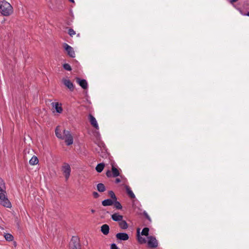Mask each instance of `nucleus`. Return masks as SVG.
Wrapping results in <instances>:
<instances>
[{
    "label": "nucleus",
    "instance_id": "30",
    "mask_svg": "<svg viewBox=\"0 0 249 249\" xmlns=\"http://www.w3.org/2000/svg\"><path fill=\"white\" fill-rule=\"evenodd\" d=\"M68 34L71 36H72L75 35L76 33L72 29L70 28L68 30Z\"/></svg>",
    "mask_w": 249,
    "mask_h": 249
},
{
    "label": "nucleus",
    "instance_id": "28",
    "mask_svg": "<svg viewBox=\"0 0 249 249\" xmlns=\"http://www.w3.org/2000/svg\"><path fill=\"white\" fill-rule=\"evenodd\" d=\"M113 204L114 205L115 207L118 210H121L122 209V206L121 204V203L116 200V201H114Z\"/></svg>",
    "mask_w": 249,
    "mask_h": 249
},
{
    "label": "nucleus",
    "instance_id": "36",
    "mask_svg": "<svg viewBox=\"0 0 249 249\" xmlns=\"http://www.w3.org/2000/svg\"><path fill=\"white\" fill-rule=\"evenodd\" d=\"M237 1H238V0H230V2L231 4H233V3L235 2H236Z\"/></svg>",
    "mask_w": 249,
    "mask_h": 249
},
{
    "label": "nucleus",
    "instance_id": "1",
    "mask_svg": "<svg viewBox=\"0 0 249 249\" xmlns=\"http://www.w3.org/2000/svg\"><path fill=\"white\" fill-rule=\"evenodd\" d=\"M6 194L4 181L0 178V204L7 208H10L11 204L6 196Z\"/></svg>",
    "mask_w": 249,
    "mask_h": 249
},
{
    "label": "nucleus",
    "instance_id": "26",
    "mask_svg": "<svg viewBox=\"0 0 249 249\" xmlns=\"http://www.w3.org/2000/svg\"><path fill=\"white\" fill-rule=\"evenodd\" d=\"M4 237L7 241H11L13 240L14 237L10 233H5Z\"/></svg>",
    "mask_w": 249,
    "mask_h": 249
},
{
    "label": "nucleus",
    "instance_id": "3",
    "mask_svg": "<svg viewBox=\"0 0 249 249\" xmlns=\"http://www.w3.org/2000/svg\"><path fill=\"white\" fill-rule=\"evenodd\" d=\"M70 249H81L79 238L77 236H72L69 243Z\"/></svg>",
    "mask_w": 249,
    "mask_h": 249
},
{
    "label": "nucleus",
    "instance_id": "5",
    "mask_svg": "<svg viewBox=\"0 0 249 249\" xmlns=\"http://www.w3.org/2000/svg\"><path fill=\"white\" fill-rule=\"evenodd\" d=\"M62 170L66 180H67L70 177L71 172V169L70 165L67 163H65L62 167Z\"/></svg>",
    "mask_w": 249,
    "mask_h": 249
},
{
    "label": "nucleus",
    "instance_id": "23",
    "mask_svg": "<svg viewBox=\"0 0 249 249\" xmlns=\"http://www.w3.org/2000/svg\"><path fill=\"white\" fill-rule=\"evenodd\" d=\"M97 189L99 192H104L106 190L105 186L102 183L97 184Z\"/></svg>",
    "mask_w": 249,
    "mask_h": 249
},
{
    "label": "nucleus",
    "instance_id": "2",
    "mask_svg": "<svg viewBox=\"0 0 249 249\" xmlns=\"http://www.w3.org/2000/svg\"><path fill=\"white\" fill-rule=\"evenodd\" d=\"M0 13L4 16H8L13 13V7L5 0H0Z\"/></svg>",
    "mask_w": 249,
    "mask_h": 249
},
{
    "label": "nucleus",
    "instance_id": "25",
    "mask_svg": "<svg viewBox=\"0 0 249 249\" xmlns=\"http://www.w3.org/2000/svg\"><path fill=\"white\" fill-rule=\"evenodd\" d=\"M149 229L148 228H144L141 232L142 235H144L146 236H148L149 234Z\"/></svg>",
    "mask_w": 249,
    "mask_h": 249
},
{
    "label": "nucleus",
    "instance_id": "37",
    "mask_svg": "<svg viewBox=\"0 0 249 249\" xmlns=\"http://www.w3.org/2000/svg\"><path fill=\"white\" fill-rule=\"evenodd\" d=\"M70 2H72V3H74V0H69Z\"/></svg>",
    "mask_w": 249,
    "mask_h": 249
},
{
    "label": "nucleus",
    "instance_id": "35",
    "mask_svg": "<svg viewBox=\"0 0 249 249\" xmlns=\"http://www.w3.org/2000/svg\"><path fill=\"white\" fill-rule=\"evenodd\" d=\"M240 13L242 14V15L243 16H248L249 17V11L247 13H245V14H243L241 11H240Z\"/></svg>",
    "mask_w": 249,
    "mask_h": 249
},
{
    "label": "nucleus",
    "instance_id": "27",
    "mask_svg": "<svg viewBox=\"0 0 249 249\" xmlns=\"http://www.w3.org/2000/svg\"><path fill=\"white\" fill-rule=\"evenodd\" d=\"M108 194L112 200H113L114 201H116V200H117V197L116 196L114 193L112 191H108Z\"/></svg>",
    "mask_w": 249,
    "mask_h": 249
},
{
    "label": "nucleus",
    "instance_id": "22",
    "mask_svg": "<svg viewBox=\"0 0 249 249\" xmlns=\"http://www.w3.org/2000/svg\"><path fill=\"white\" fill-rule=\"evenodd\" d=\"M105 164L104 163H100L97 164L96 167V170L98 173H101L104 169Z\"/></svg>",
    "mask_w": 249,
    "mask_h": 249
},
{
    "label": "nucleus",
    "instance_id": "7",
    "mask_svg": "<svg viewBox=\"0 0 249 249\" xmlns=\"http://www.w3.org/2000/svg\"><path fill=\"white\" fill-rule=\"evenodd\" d=\"M147 244L150 248H155L158 247V241L154 236H149L147 237Z\"/></svg>",
    "mask_w": 249,
    "mask_h": 249
},
{
    "label": "nucleus",
    "instance_id": "34",
    "mask_svg": "<svg viewBox=\"0 0 249 249\" xmlns=\"http://www.w3.org/2000/svg\"><path fill=\"white\" fill-rule=\"evenodd\" d=\"M121 182V179L119 178H117L115 180V182L116 183H119Z\"/></svg>",
    "mask_w": 249,
    "mask_h": 249
},
{
    "label": "nucleus",
    "instance_id": "20",
    "mask_svg": "<svg viewBox=\"0 0 249 249\" xmlns=\"http://www.w3.org/2000/svg\"><path fill=\"white\" fill-rule=\"evenodd\" d=\"M114 200L111 199H105L102 202V204L104 206H111L114 203Z\"/></svg>",
    "mask_w": 249,
    "mask_h": 249
},
{
    "label": "nucleus",
    "instance_id": "11",
    "mask_svg": "<svg viewBox=\"0 0 249 249\" xmlns=\"http://www.w3.org/2000/svg\"><path fill=\"white\" fill-rule=\"evenodd\" d=\"M89 119L91 125L96 129L98 130L99 129V127L95 118L91 114H89Z\"/></svg>",
    "mask_w": 249,
    "mask_h": 249
},
{
    "label": "nucleus",
    "instance_id": "24",
    "mask_svg": "<svg viewBox=\"0 0 249 249\" xmlns=\"http://www.w3.org/2000/svg\"><path fill=\"white\" fill-rule=\"evenodd\" d=\"M38 162V159L36 156H33L29 160V163L32 165H36Z\"/></svg>",
    "mask_w": 249,
    "mask_h": 249
},
{
    "label": "nucleus",
    "instance_id": "29",
    "mask_svg": "<svg viewBox=\"0 0 249 249\" xmlns=\"http://www.w3.org/2000/svg\"><path fill=\"white\" fill-rule=\"evenodd\" d=\"M63 68L65 70L68 71H70L71 70V66L69 64H67V63H65L63 65Z\"/></svg>",
    "mask_w": 249,
    "mask_h": 249
},
{
    "label": "nucleus",
    "instance_id": "31",
    "mask_svg": "<svg viewBox=\"0 0 249 249\" xmlns=\"http://www.w3.org/2000/svg\"><path fill=\"white\" fill-rule=\"evenodd\" d=\"M143 214L144 215V216L145 217V218L148 220L150 222L151 221V219L150 217V216H149V215L148 214V213L145 212V211H144L143 213Z\"/></svg>",
    "mask_w": 249,
    "mask_h": 249
},
{
    "label": "nucleus",
    "instance_id": "16",
    "mask_svg": "<svg viewBox=\"0 0 249 249\" xmlns=\"http://www.w3.org/2000/svg\"><path fill=\"white\" fill-rule=\"evenodd\" d=\"M101 231L104 235H107L109 233V227L107 224H104L101 227Z\"/></svg>",
    "mask_w": 249,
    "mask_h": 249
},
{
    "label": "nucleus",
    "instance_id": "33",
    "mask_svg": "<svg viewBox=\"0 0 249 249\" xmlns=\"http://www.w3.org/2000/svg\"><path fill=\"white\" fill-rule=\"evenodd\" d=\"M93 196L94 198H98L99 196V195L98 193L96 192H94L93 193Z\"/></svg>",
    "mask_w": 249,
    "mask_h": 249
},
{
    "label": "nucleus",
    "instance_id": "18",
    "mask_svg": "<svg viewBox=\"0 0 249 249\" xmlns=\"http://www.w3.org/2000/svg\"><path fill=\"white\" fill-rule=\"evenodd\" d=\"M125 188L126 190V192L128 196L131 198H135V196L133 193L132 191L131 190V188L127 185H126L125 186Z\"/></svg>",
    "mask_w": 249,
    "mask_h": 249
},
{
    "label": "nucleus",
    "instance_id": "9",
    "mask_svg": "<svg viewBox=\"0 0 249 249\" xmlns=\"http://www.w3.org/2000/svg\"><path fill=\"white\" fill-rule=\"evenodd\" d=\"M62 82L64 85L67 87L70 91H72L74 90V85L73 83L68 79L63 78Z\"/></svg>",
    "mask_w": 249,
    "mask_h": 249
},
{
    "label": "nucleus",
    "instance_id": "19",
    "mask_svg": "<svg viewBox=\"0 0 249 249\" xmlns=\"http://www.w3.org/2000/svg\"><path fill=\"white\" fill-rule=\"evenodd\" d=\"M55 133L56 136L58 138H59L60 139H61V140H64V136H63L64 134H61V130L59 129V126H57L56 128H55Z\"/></svg>",
    "mask_w": 249,
    "mask_h": 249
},
{
    "label": "nucleus",
    "instance_id": "38",
    "mask_svg": "<svg viewBox=\"0 0 249 249\" xmlns=\"http://www.w3.org/2000/svg\"><path fill=\"white\" fill-rule=\"evenodd\" d=\"M91 213H95V210H94L92 209V210H91Z\"/></svg>",
    "mask_w": 249,
    "mask_h": 249
},
{
    "label": "nucleus",
    "instance_id": "6",
    "mask_svg": "<svg viewBox=\"0 0 249 249\" xmlns=\"http://www.w3.org/2000/svg\"><path fill=\"white\" fill-rule=\"evenodd\" d=\"M106 176L108 178L111 177L115 178L120 176V172L117 168H116L113 165H112L111 172L110 170H107L106 172Z\"/></svg>",
    "mask_w": 249,
    "mask_h": 249
},
{
    "label": "nucleus",
    "instance_id": "8",
    "mask_svg": "<svg viewBox=\"0 0 249 249\" xmlns=\"http://www.w3.org/2000/svg\"><path fill=\"white\" fill-rule=\"evenodd\" d=\"M63 47L65 51L67 52V53L69 56L72 58L75 57V54L72 47H71V46L69 45L67 43H64Z\"/></svg>",
    "mask_w": 249,
    "mask_h": 249
},
{
    "label": "nucleus",
    "instance_id": "12",
    "mask_svg": "<svg viewBox=\"0 0 249 249\" xmlns=\"http://www.w3.org/2000/svg\"><path fill=\"white\" fill-rule=\"evenodd\" d=\"M76 81L83 89H87L88 88V83L86 80L81 79L79 77H76Z\"/></svg>",
    "mask_w": 249,
    "mask_h": 249
},
{
    "label": "nucleus",
    "instance_id": "32",
    "mask_svg": "<svg viewBox=\"0 0 249 249\" xmlns=\"http://www.w3.org/2000/svg\"><path fill=\"white\" fill-rule=\"evenodd\" d=\"M110 249H118V247L115 244L113 243L111 245Z\"/></svg>",
    "mask_w": 249,
    "mask_h": 249
},
{
    "label": "nucleus",
    "instance_id": "15",
    "mask_svg": "<svg viewBox=\"0 0 249 249\" xmlns=\"http://www.w3.org/2000/svg\"><path fill=\"white\" fill-rule=\"evenodd\" d=\"M95 151H96L99 154V155L103 158L106 157L107 155V153L105 151V149H102L101 146L99 145H98V147L95 148Z\"/></svg>",
    "mask_w": 249,
    "mask_h": 249
},
{
    "label": "nucleus",
    "instance_id": "14",
    "mask_svg": "<svg viewBox=\"0 0 249 249\" xmlns=\"http://www.w3.org/2000/svg\"><path fill=\"white\" fill-rule=\"evenodd\" d=\"M140 229H138L137 230V239L138 242L141 244H143L146 243V240L145 238L141 236L140 233Z\"/></svg>",
    "mask_w": 249,
    "mask_h": 249
},
{
    "label": "nucleus",
    "instance_id": "13",
    "mask_svg": "<svg viewBox=\"0 0 249 249\" xmlns=\"http://www.w3.org/2000/svg\"><path fill=\"white\" fill-rule=\"evenodd\" d=\"M51 105L52 107L55 108L57 113H61L62 112L63 109L61 107V104H59L58 102H53Z\"/></svg>",
    "mask_w": 249,
    "mask_h": 249
},
{
    "label": "nucleus",
    "instance_id": "4",
    "mask_svg": "<svg viewBox=\"0 0 249 249\" xmlns=\"http://www.w3.org/2000/svg\"><path fill=\"white\" fill-rule=\"evenodd\" d=\"M63 134L64 136V139L67 145H71L73 143V139L71 136L70 132L68 130H64Z\"/></svg>",
    "mask_w": 249,
    "mask_h": 249
},
{
    "label": "nucleus",
    "instance_id": "10",
    "mask_svg": "<svg viewBox=\"0 0 249 249\" xmlns=\"http://www.w3.org/2000/svg\"><path fill=\"white\" fill-rule=\"evenodd\" d=\"M116 238L120 241H126L129 239L128 234L125 232H119L116 234Z\"/></svg>",
    "mask_w": 249,
    "mask_h": 249
},
{
    "label": "nucleus",
    "instance_id": "21",
    "mask_svg": "<svg viewBox=\"0 0 249 249\" xmlns=\"http://www.w3.org/2000/svg\"><path fill=\"white\" fill-rule=\"evenodd\" d=\"M119 225L120 228L122 230H126L128 227L126 222L125 220H123V219L119 222Z\"/></svg>",
    "mask_w": 249,
    "mask_h": 249
},
{
    "label": "nucleus",
    "instance_id": "17",
    "mask_svg": "<svg viewBox=\"0 0 249 249\" xmlns=\"http://www.w3.org/2000/svg\"><path fill=\"white\" fill-rule=\"evenodd\" d=\"M111 218L115 221L120 222L123 218V216L118 213H115L111 215Z\"/></svg>",
    "mask_w": 249,
    "mask_h": 249
}]
</instances>
